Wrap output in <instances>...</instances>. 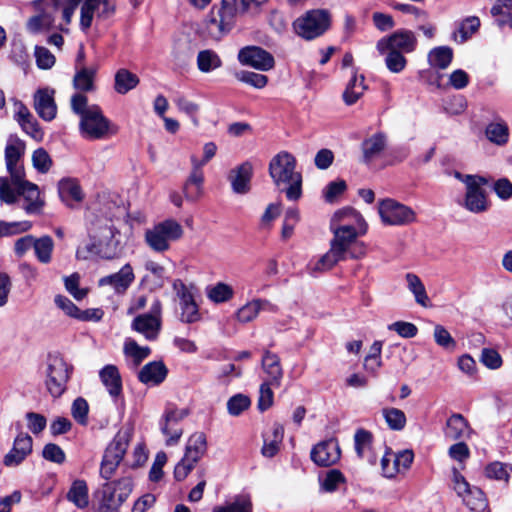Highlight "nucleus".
<instances>
[{"label":"nucleus","instance_id":"nucleus-25","mask_svg":"<svg viewBox=\"0 0 512 512\" xmlns=\"http://www.w3.org/2000/svg\"><path fill=\"white\" fill-rule=\"evenodd\" d=\"M190 160L192 169L185 182L184 193L187 199L195 201L202 195L204 173L202 170L203 166L197 162V157L195 155H192Z\"/></svg>","mask_w":512,"mask_h":512},{"label":"nucleus","instance_id":"nucleus-54","mask_svg":"<svg viewBox=\"0 0 512 512\" xmlns=\"http://www.w3.org/2000/svg\"><path fill=\"white\" fill-rule=\"evenodd\" d=\"M383 56H385V65L387 69L392 73L402 72L407 65V59L403 53H400V51L387 50Z\"/></svg>","mask_w":512,"mask_h":512},{"label":"nucleus","instance_id":"nucleus-13","mask_svg":"<svg viewBox=\"0 0 512 512\" xmlns=\"http://www.w3.org/2000/svg\"><path fill=\"white\" fill-rule=\"evenodd\" d=\"M162 327V303L155 298L147 313L136 316L131 328L149 341L156 340Z\"/></svg>","mask_w":512,"mask_h":512},{"label":"nucleus","instance_id":"nucleus-1","mask_svg":"<svg viewBox=\"0 0 512 512\" xmlns=\"http://www.w3.org/2000/svg\"><path fill=\"white\" fill-rule=\"evenodd\" d=\"M333 238L329 250L313 265L312 270L324 272L332 269L338 262L347 258L360 259L365 256L366 248L363 242L357 239L365 233L352 230L330 229Z\"/></svg>","mask_w":512,"mask_h":512},{"label":"nucleus","instance_id":"nucleus-6","mask_svg":"<svg viewBox=\"0 0 512 512\" xmlns=\"http://www.w3.org/2000/svg\"><path fill=\"white\" fill-rule=\"evenodd\" d=\"M249 0H222L219 8L213 7L207 20L208 33L213 38H220L231 30L236 17L245 12Z\"/></svg>","mask_w":512,"mask_h":512},{"label":"nucleus","instance_id":"nucleus-14","mask_svg":"<svg viewBox=\"0 0 512 512\" xmlns=\"http://www.w3.org/2000/svg\"><path fill=\"white\" fill-rule=\"evenodd\" d=\"M116 12V0H85L81 6L80 27L87 31L93 22L94 16L100 20L112 17Z\"/></svg>","mask_w":512,"mask_h":512},{"label":"nucleus","instance_id":"nucleus-41","mask_svg":"<svg viewBox=\"0 0 512 512\" xmlns=\"http://www.w3.org/2000/svg\"><path fill=\"white\" fill-rule=\"evenodd\" d=\"M364 84V76H358L356 73L353 74L345 91L343 92V100L347 105L355 104L364 94L366 90Z\"/></svg>","mask_w":512,"mask_h":512},{"label":"nucleus","instance_id":"nucleus-9","mask_svg":"<svg viewBox=\"0 0 512 512\" xmlns=\"http://www.w3.org/2000/svg\"><path fill=\"white\" fill-rule=\"evenodd\" d=\"M454 176L463 182L466 187L462 206L475 214L486 212L490 207L487 193L483 189V186L487 184V180L481 176L463 175L460 172H455Z\"/></svg>","mask_w":512,"mask_h":512},{"label":"nucleus","instance_id":"nucleus-57","mask_svg":"<svg viewBox=\"0 0 512 512\" xmlns=\"http://www.w3.org/2000/svg\"><path fill=\"white\" fill-rule=\"evenodd\" d=\"M32 227L29 221L6 222L0 220V238L17 235L30 230Z\"/></svg>","mask_w":512,"mask_h":512},{"label":"nucleus","instance_id":"nucleus-21","mask_svg":"<svg viewBox=\"0 0 512 512\" xmlns=\"http://www.w3.org/2000/svg\"><path fill=\"white\" fill-rule=\"evenodd\" d=\"M135 280V274L131 264L126 263L122 268L113 274L99 279L100 287L110 286L116 294H125Z\"/></svg>","mask_w":512,"mask_h":512},{"label":"nucleus","instance_id":"nucleus-62","mask_svg":"<svg viewBox=\"0 0 512 512\" xmlns=\"http://www.w3.org/2000/svg\"><path fill=\"white\" fill-rule=\"evenodd\" d=\"M239 81L249 84L257 89H261L267 85V76L250 71H242L236 74Z\"/></svg>","mask_w":512,"mask_h":512},{"label":"nucleus","instance_id":"nucleus-8","mask_svg":"<svg viewBox=\"0 0 512 512\" xmlns=\"http://www.w3.org/2000/svg\"><path fill=\"white\" fill-rule=\"evenodd\" d=\"M331 26V14L325 9H313L304 13L293 22V30L305 40L322 36Z\"/></svg>","mask_w":512,"mask_h":512},{"label":"nucleus","instance_id":"nucleus-60","mask_svg":"<svg viewBox=\"0 0 512 512\" xmlns=\"http://www.w3.org/2000/svg\"><path fill=\"white\" fill-rule=\"evenodd\" d=\"M300 215L296 208H289L285 212L281 235L283 239H289L294 232L296 224L299 222Z\"/></svg>","mask_w":512,"mask_h":512},{"label":"nucleus","instance_id":"nucleus-11","mask_svg":"<svg viewBox=\"0 0 512 512\" xmlns=\"http://www.w3.org/2000/svg\"><path fill=\"white\" fill-rule=\"evenodd\" d=\"M133 490L132 479L129 476L108 482L103 486L102 498L98 503V512H117Z\"/></svg>","mask_w":512,"mask_h":512},{"label":"nucleus","instance_id":"nucleus-26","mask_svg":"<svg viewBox=\"0 0 512 512\" xmlns=\"http://www.w3.org/2000/svg\"><path fill=\"white\" fill-rule=\"evenodd\" d=\"M261 365L266 375L264 381L272 383L276 388L280 387L283 379V369L279 356L269 350H265L262 356Z\"/></svg>","mask_w":512,"mask_h":512},{"label":"nucleus","instance_id":"nucleus-63","mask_svg":"<svg viewBox=\"0 0 512 512\" xmlns=\"http://www.w3.org/2000/svg\"><path fill=\"white\" fill-rule=\"evenodd\" d=\"M35 58L38 68L47 70L51 69L55 64V56L45 47H35Z\"/></svg>","mask_w":512,"mask_h":512},{"label":"nucleus","instance_id":"nucleus-19","mask_svg":"<svg viewBox=\"0 0 512 512\" xmlns=\"http://www.w3.org/2000/svg\"><path fill=\"white\" fill-rule=\"evenodd\" d=\"M238 60L243 65H248L262 71H268L274 67L273 56L256 46L242 48L239 51Z\"/></svg>","mask_w":512,"mask_h":512},{"label":"nucleus","instance_id":"nucleus-5","mask_svg":"<svg viewBox=\"0 0 512 512\" xmlns=\"http://www.w3.org/2000/svg\"><path fill=\"white\" fill-rule=\"evenodd\" d=\"M23 199V209L27 214H40L45 201L41 197L39 187L21 176L20 180H9L0 177V200L6 204H15Z\"/></svg>","mask_w":512,"mask_h":512},{"label":"nucleus","instance_id":"nucleus-7","mask_svg":"<svg viewBox=\"0 0 512 512\" xmlns=\"http://www.w3.org/2000/svg\"><path fill=\"white\" fill-rule=\"evenodd\" d=\"M183 233L179 222L174 219H166L146 229L144 240L154 252L164 253L170 249L171 242L179 240Z\"/></svg>","mask_w":512,"mask_h":512},{"label":"nucleus","instance_id":"nucleus-3","mask_svg":"<svg viewBox=\"0 0 512 512\" xmlns=\"http://www.w3.org/2000/svg\"><path fill=\"white\" fill-rule=\"evenodd\" d=\"M119 231L110 220H99L90 230L91 239L80 245L76 251L78 259L87 260L93 256L112 259L119 252L120 241L117 239Z\"/></svg>","mask_w":512,"mask_h":512},{"label":"nucleus","instance_id":"nucleus-56","mask_svg":"<svg viewBox=\"0 0 512 512\" xmlns=\"http://www.w3.org/2000/svg\"><path fill=\"white\" fill-rule=\"evenodd\" d=\"M479 361L490 370L500 369L503 365L502 356L493 348H483Z\"/></svg>","mask_w":512,"mask_h":512},{"label":"nucleus","instance_id":"nucleus-2","mask_svg":"<svg viewBox=\"0 0 512 512\" xmlns=\"http://www.w3.org/2000/svg\"><path fill=\"white\" fill-rule=\"evenodd\" d=\"M71 109L80 116L79 131L88 140L106 139L116 133L115 126L107 119L99 106L88 105L84 94L75 93L71 97Z\"/></svg>","mask_w":512,"mask_h":512},{"label":"nucleus","instance_id":"nucleus-31","mask_svg":"<svg viewBox=\"0 0 512 512\" xmlns=\"http://www.w3.org/2000/svg\"><path fill=\"white\" fill-rule=\"evenodd\" d=\"M373 435L363 428L356 430L354 435V447L356 454L361 459H366L370 464H375L377 457L373 451Z\"/></svg>","mask_w":512,"mask_h":512},{"label":"nucleus","instance_id":"nucleus-46","mask_svg":"<svg viewBox=\"0 0 512 512\" xmlns=\"http://www.w3.org/2000/svg\"><path fill=\"white\" fill-rule=\"evenodd\" d=\"M221 65L220 57L213 50H202L197 55V67L203 73H209L221 67Z\"/></svg>","mask_w":512,"mask_h":512},{"label":"nucleus","instance_id":"nucleus-51","mask_svg":"<svg viewBox=\"0 0 512 512\" xmlns=\"http://www.w3.org/2000/svg\"><path fill=\"white\" fill-rule=\"evenodd\" d=\"M485 133L487 138L497 145H504L508 141L509 130L504 122L490 123L486 127Z\"/></svg>","mask_w":512,"mask_h":512},{"label":"nucleus","instance_id":"nucleus-48","mask_svg":"<svg viewBox=\"0 0 512 512\" xmlns=\"http://www.w3.org/2000/svg\"><path fill=\"white\" fill-rule=\"evenodd\" d=\"M382 415L391 430L401 431L405 428L407 419L402 410L394 407L384 408Z\"/></svg>","mask_w":512,"mask_h":512},{"label":"nucleus","instance_id":"nucleus-40","mask_svg":"<svg viewBox=\"0 0 512 512\" xmlns=\"http://www.w3.org/2000/svg\"><path fill=\"white\" fill-rule=\"evenodd\" d=\"M139 77L128 69H119L114 76V89L118 94L124 95L136 88L139 84Z\"/></svg>","mask_w":512,"mask_h":512},{"label":"nucleus","instance_id":"nucleus-28","mask_svg":"<svg viewBox=\"0 0 512 512\" xmlns=\"http://www.w3.org/2000/svg\"><path fill=\"white\" fill-rule=\"evenodd\" d=\"M99 377L109 395L117 401L122 396V377L119 369L112 364L105 365L99 371Z\"/></svg>","mask_w":512,"mask_h":512},{"label":"nucleus","instance_id":"nucleus-20","mask_svg":"<svg viewBox=\"0 0 512 512\" xmlns=\"http://www.w3.org/2000/svg\"><path fill=\"white\" fill-rule=\"evenodd\" d=\"M55 90L49 87L36 90L33 96V107L38 116L47 122L56 118L57 105L54 99Z\"/></svg>","mask_w":512,"mask_h":512},{"label":"nucleus","instance_id":"nucleus-43","mask_svg":"<svg viewBox=\"0 0 512 512\" xmlns=\"http://www.w3.org/2000/svg\"><path fill=\"white\" fill-rule=\"evenodd\" d=\"M213 512H252V502L248 495H237L231 501L215 506Z\"/></svg>","mask_w":512,"mask_h":512},{"label":"nucleus","instance_id":"nucleus-27","mask_svg":"<svg viewBox=\"0 0 512 512\" xmlns=\"http://www.w3.org/2000/svg\"><path fill=\"white\" fill-rule=\"evenodd\" d=\"M168 369L162 361L145 364L138 372V380L146 386H158L166 379Z\"/></svg>","mask_w":512,"mask_h":512},{"label":"nucleus","instance_id":"nucleus-58","mask_svg":"<svg viewBox=\"0 0 512 512\" xmlns=\"http://www.w3.org/2000/svg\"><path fill=\"white\" fill-rule=\"evenodd\" d=\"M480 27V19L476 16L467 17L460 24L458 34L460 36V43L466 42Z\"/></svg>","mask_w":512,"mask_h":512},{"label":"nucleus","instance_id":"nucleus-38","mask_svg":"<svg viewBox=\"0 0 512 512\" xmlns=\"http://www.w3.org/2000/svg\"><path fill=\"white\" fill-rule=\"evenodd\" d=\"M408 290L413 294L415 302L422 307H431L430 298L421 279L414 273L405 275Z\"/></svg>","mask_w":512,"mask_h":512},{"label":"nucleus","instance_id":"nucleus-45","mask_svg":"<svg viewBox=\"0 0 512 512\" xmlns=\"http://www.w3.org/2000/svg\"><path fill=\"white\" fill-rule=\"evenodd\" d=\"M33 249L37 260L43 264H48L52 260L54 249L53 239L48 235L35 238Z\"/></svg>","mask_w":512,"mask_h":512},{"label":"nucleus","instance_id":"nucleus-18","mask_svg":"<svg viewBox=\"0 0 512 512\" xmlns=\"http://www.w3.org/2000/svg\"><path fill=\"white\" fill-rule=\"evenodd\" d=\"M188 415V411L178 408H167L160 422L162 433L166 436V444H176L182 436L183 430L180 427L182 421Z\"/></svg>","mask_w":512,"mask_h":512},{"label":"nucleus","instance_id":"nucleus-59","mask_svg":"<svg viewBox=\"0 0 512 512\" xmlns=\"http://www.w3.org/2000/svg\"><path fill=\"white\" fill-rule=\"evenodd\" d=\"M33 167L40 173H47L53 161L48 152L43 148L36 149L32 154Z\"/></svg>","mask_w":512,"mask_h":512},{"label":"nucleus","instance_id":"nucleus-36","mask_svg":"<svg viewBox=\"0 0 512 512\" xmlns=\"http://www.w3.org/2000/svg\"><path fill=\"white\" fill-rule=\"evenodd\" d=\"M283 436L284 428L279 424H275L269 432L263 435L264 444L261 449L262 455L267 458L274 457L280 449Z\"/></svg>","mask_w":512,"mask_h":512},{"label":"nucleus","instance_id":"nucleus-30","mask_svg":"<svg viewBox=\"0 0 512 512\" xmlns=\"http://www.w3.org/2000/svg\"><path fill=\"white\" fill-rule=\"evenodd\" d=\"M444 435L449 440H459L469 437L472 429L460 413H453L447 420L443 429Z\"/></svg>","mask_w":512,"mask_h":512},{"label":"nucleus","instance_id":"nucleus-35","mask_svg":"<svg viewBox=\"0 0 512 512\" xmlns=\"http://www.w3.org/2000/svg\"><path fill=\"white\" fill-rule=\"evenodd\" d=\"M58 193L61 200L68 206L83 200V193L76 179H61L58 183Z\"/></svg>","mask_w":512,"mask_h":512},{"label":"nucleus","instance_id":"nucleus-23","mask_svg":"<svg viewBox=\"0 0 512 512\" xmlns=\"http://www.w3.org/2000/svg\"><path fill=\"white\" fill-rule=\"evenodd\" d=\"M252 175L253 166L250 162H244L230 170L228 180L233 192L241 195L247 194L251 189Z\"/></svg>","mask_w":512,"mask_h":512},{"label":"nucleus","instance_id":"nucleus-44","mask_svg":"<svg viewBox=\"0 0 512 512\" xmlns=\"http://www.w3.org/2000/svg\"><path fill=\"white\" fill-rule=\"evenodd\" d=\"M206 295L210 301L219 304L231 300L234 296V290L229 284L218 282L215 285L207 287Z\"/></svg>","mask_w":512,"mask_h":512},{"label":"nucleus","instance_id":"nucleus-29","mask_svg":"<svg viewBox=\"0 0 512 512\" xmlns=\"http://www.w3.org/2000/svg\"><path fill=\"white\" fill-rule=\"evenodd\" d=\"M32 451V438L28 434L20 433L15 438L13 448L5 456L4 464L6 466H16L20 464Z\"/></svg>","mask_w":512,"mask_h":512},{"label":"nucleus","instance_id":"nucleus-47","mask_svg":"<svg viewBox=\"0 0 512 512\" xmlns=\"http://www.w3.org/2000/svg\"><path fill=\"white\" fill-rule=\"evenodd\" d=\"M453 58V51L451 48L441 46L434 48L428 54L429 64L439 69H446Z\"/></svg>","mask_w":512,"mask_h":512},{"label":"nucleus","instance_id":"nucleus-37","mask_svg":"<svg viewBox=\"0 0 512 512\" xmlns=\"http://www.w3.org/2000/svg\"><path fill=\"white\" fill-rule=\"evenodd\" d=\"M386 148V137L382 133H376L362 143L363 158L366 163L378 158Z\"/></svg>","mask_w":512,"mask_h":512},{"label":"nucleus","instance_id":"nucleus-22","mask_svg":"<svg viewBox=\"0 0 512 512\" xmlns=\"http://www.w3.org/2000/svg\"><path fill=\"white\" fill-rule=\"evenodd\" d=\"M340 448L334 439L322 441L315 445L311 451V459L318 466L328 467L340 459Z\"/></svg>","mask_w":512,"mask_h":512},{"label":"nucleus","instance_id":"nucleus-42","mask_svg":"<svg viewBox=\"0 0 512 512\" xmlns=\"http://www.w3.org/2000/svg\"><path fill=\"white\" fill-rule=\"evenodd\" d=\"M67 499L80 509L86 508L89 504L86 482L84 480H75L67 493Z\"/></svg>","mask_w":512,"mask_h":512},{"label":"nucleus","instance_id":"nucleus-12","mask_svg":"<svg viewBox=\"0 0 512 512\" xmlns=\"http://www.w3.org/2000/svg\"><path fill=\"white\" fill-rule=\"evenodd\" d=\"M378 213L383 224L388 226H407L417 220V214L411 207L391 198L378 203Z\"/></svg>","mask_w":512,"mask_h":512},{"label":"nucleus","instance_id":"nucleus-32","mask_svg":"<svg viewBox=\"0 0 512 512\" xmlns=\"http://www.w3.org/2000/svg\"><path fill=\"white\" fill-rule=\"evenodd\" d=\"M129 439L130 435L127 431L118 432L106 448L103 458L119 465L127 451Z\"/></svg>","mask_w":512,"mask_h":512},{"label":"nucleus","instance_id":"nucleus-52","mask_svg":"<svg viewBox=\"0 0 512 512\" xmlns=\"http://www.w3.org/2000/svg\"><path fill=\"white\" fill-rule=\"evenodd\" d=\"M462 500L470 510L475 512H483L487 507L485 495L478 487L471 489Z\"/></svg>","mask_w":512,"mask_h":512},{"label":"nucleus","instance_id":"nucleus-55","mask_svg":"<svg viewBox=\"0 0 512 512\" xmlns=\"http://www.w3.org/2000/svg\"><path fill=\"white\" fill-rule=\"evenodd\" d=\"M251 405V400L247 395L236 394L227 401V410L231 416H239Z\"/></svg>","mask_w":512,"mask_h":512},{"label":"nucleus","instance_id":"nucleus-64","mask_svg":"<svg viewBox=\"0 0 512 512\" xmlns=\"http://www.w3.org/2000/svg\"><path fill=\"white\" fill-rule=\"evenodd\" d=\"M486 476L491 479L508 481L510 478L509 466L501 462H493L485 468Z\"/></svg>","mask_w":512,"mask_h":512},{"label":"nucleus","instance_id":"nucleus-53","mask_svg":"<svg viewBox=\"0 0 512 512\" xmlns=\"http://www.w3.org/2000/svg\"><path fill=\"white\" fill-rule=\"evenodd\" d=\"M145 269L150 274L144 276L143 281H150L151 277L154 278V288H161L164 285L166 269L163 265L153 260L146 261Z\"/></svg>","mask_w":512,"mask_h":512},{"label":"nucleus","instance_id":"nucleus-39","mask_svg":"<svg viewBox=\"0 0 512 512\" xmlns=\"http://www.w3.org/2000/svg\"><path fill=\"white\" fill-rule=\"evenodd\" d=\"M207 449L206 437L203 433H194L188 439L184 457L190 462H198Z\"/></svg>","mask_w":512,"mask_h":512},{"label":"nucleus","instance_id":"nucleus-33","mask_svg":"<svg viewBox=\"0 0 512 512\" xmlns=\"http://www.w3.org/2000/svg\"><path fill=\"white\" fill-rule=\"evenodd\" d=\"M123 352L127 365L136 369L150 355L151 349L148 346H139L135 340L128 338L124 342Z\"/></svg>","mask_w":512,"mask_h":512},{"label":"nucleus","instance_id":"nucleus-34","mask_svg":"<svg viewBox=\"0 0 512 512\" xmlns=\"http://www.w3.org/2000/svg\"><path fill=\"white\" fill-rule=\"evenodd\" d=\"M97 66H80L77 68L74 78L73 86L78 93L92 92L95 90V77L97 73Z\"/></svg>","mask_w":512,"mask_h":512},{"label":"nucleus","instance_id":"nucleus-24","mask_svg":"<svg viewBox=\"0 0 512 512\" xmlns=\"http://www.w3.org/2000/svg\"><path fill=\"white\" fill-rule=\"evenodd\" d=\"M278 307L268 299L255 298L244 304L236 312V318L241 323L253 321L260 311L277 312Z\"/></svg>","mask_w":512,"mask_h":512},{"label":"nucleus","instance_id":"nucleus-50","mask_svg":"<svg viewBox=\"0 0 512 512\" xmlns=\"http://www.w3.org/2000/svg\"><path fill=\"white\" fill-rule=\"evenodd\" d=\"M54 301L57 307L63 310L65 314L70 317L80 320L92 319V316L88 315L90 311H81L69 298L65 296L57 295Z\"/></svg>","mask_w":512,"mask_h":512},{"label":"nucleus","instance_id":"nucleus-15","mask_svg":"<svg viewBox=\"0 0 512 512\" xmlns=\"http://www.w3.org/2000/svg\"><path fill=\"white\" fill-rule=\"evenodd\" d=\"M417 39L412 31L397 30L389 36L381 38L376 49L380 55H384L387 50L400 51V53H410L415 50Z\"/></svg>","mask_w":512,"mask_h":512},{"label":"nucleus","instance_id":"nucleus-17","mask_svg":"<svg viewBox=\"0 0 512 512\" xmlns=\"http://www.w3.org/2000/svg\"><path fill=\"white\" fill-rule=\"evenodd\" d=\"M330 229L352 230L358 233L367 232V223L363 216L351 207L336 211L330 220Z\"/></svg>","mask_w":512,"mask_h":512},{"label":"nucleus","instance_id":"nucleus-49","mask_svg":"<svg viewBox=\"0 0 512 512\" xmlns=\"http://www.w3.org/2000/svg\"><path fill=\"white\" fill-rule=\"evenodd\" d=\"M34 6L39 11L38 15L54 26L55 17L60 13V1L37 0L34 2Z\"/></svg>","mask_w":512,"mask_h":512},{"label":"nucleus","instance_id":"nucleus-4","mask_svg":"<svg viewBox=\"0 0 512 512\" xmlns=\"http://www.w3.org/2000/svg\"><path fill=\"white\" fill-rule=\"evenodd\" d=\"M295 157L282 151L276 154L269 163V175L273 183L285 191L290 201H296L302 196V175L296 171Z\"/></svg>","mask_w":512,"mask_h":512},{"label":"nucleus","instance_id":"nucleus-61","mask_svg":"<svg viewBox=\"0 0 512 512\" xmlns=\"http://www.w3.org/2000/svg\"><path fill=\"white\" fill-rule=\"evenodd\" d=\"M80 276L78 273L64 278L66 290L76 299L82 300L88 293V289L79 287Z\"/></svg>","mask_w":512,"mask_h":512},{"label":"nucleus","instance_id":"nucleus-16","mask_svg":"<svg viewBox=\"0 0 512 512\" xmlns=\"http://www.w3.org/2000/svg\"><path fill=\"white\" fill-rule=\"evenodd\" d=\"M25 152V143L17 136H10L5 147L6 168L10 175L9 180H20L25 170L20 159Z\"/></svg>","mask_w":512,"mask_h":512},{"label":"nucleus","instance_id":"nucleus-10","mask_svg":"<svg viewBox=\"0 0 512 512\" xmlns=\"http://www.w3.org/2000/svg\"><path fill=\"white\" fill-rule=\"evenodd\" d=\"M73 367L58 354H50L45 369V386L54 398L60 397L66 390Z\"/></svg>","mask_w":512,"mask_h":512}]
</instances>
